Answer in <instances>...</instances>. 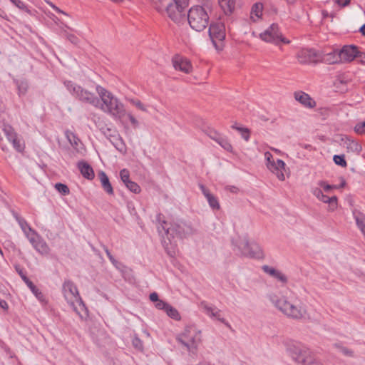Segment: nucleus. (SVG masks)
<instances>
[{
	"label": "nucleus",
	"mask_w": 365,
	"mask_h": 365,
	"mask_svg": "<svg viewBox=\"0 0 365 365\" xmlns=\"http://www.w3.org/2000/svg\"><path fill=\"white\" fill-rule=\"evenodd\" d=\"M212 8V2L207 0L203 6H193L187 11L186 21L193 30L202 31L207 28L210 21L209 12Z\"/></svg>",
	"instance_id": "1"
},
{
	"label": "nucleus",
	"mask_w": 365,
	"mask_h": 365,
	"mask_svg": "<svg viewBox=\"0 0 365 365\" xmlns=\"http://www.w3.org/2000/svg\"><path fill=\"white\" fill-rule=\"evenodd\" d=\"M102 103H100L99 108L103 112L110 114L115 119L122 118L125 113L123 104L105 88L98 85L96 87Z\"/></svg>",
	"instance_id": "2"
},
{
	"label": "nucleus",
	"mask_w": 365,
	"mask_h": 365,
	"mask_svg": "<svg viewBox=\"0 0 365 365\" xmlns=\"http://www.w3.org/2000/svg\"><path fill=\"white\" fill-rule=\"evenodd\" d=\"M268 299L274 306L288 317L300 319H302L306 310L300 305H297L288 301L284 297H279L274 293L268 294Z\"/></svg>",
	"instance_id": "3"
},
{
	"label": "nucleus",
	"mask_w": 365,
	"mask_h": 365,
	"mask_svg": "<svg viewBox=\"0 0 365 365\" xmlns=\"http://www.w3.org/2000/svg\"><path fill=\"white\" fill-rule=\"evenodd\" d=\"M163 216L162 214H158L156 217L157 221L160 222V226H158V229L159 232H161L160 228L168 235H170L173 237L176 236L180 239L186 238L188 236L195 233L194 228L190 224H188L182 220H178L170 224V226L167 227L168 222L163 220Z\"/></svg>",
	"instance_id": "4"
},
{
	"label": "nucleus",
	"mask_w": 365,
	"mask_h": 365,
	"mask_svg": "<svg viewBox=\"0 0 365 365\" xmlns=\"http://www.w3.org/2000/svg\"><path fill=\"white\" fill-rule=\"evenodd\" d=\"M358 47H341L340 50L334 49L332 51L322 54L321 61L329 64L351 61L358 53Z\"/></svg>",
	"instance_id": "5"
},
{
	"label": "nucleus",
	"mask_w": 365,
	"mask_h": 365,
	"mask_svg": "<svg viewBox=\"0 0 365 365\" xmlns=\"http://www.w3.org/2000/svg\"><path fill=\"white\" fill-rule=\"evenodd\" d=\"M232 244L244 257L255 259L263 257V252L259 245L255 242H249L246 236L233 240Z\"/></svg>",
	"instance_id": "6"
},
{
	"label": "nucleus",
	"mask_w": 365,
	"mask_h": 365,
	"mask_svg": "<svg viewBox=\"0 0 365 365\" xmlns=\"http://www.w3.org/2000/svg\"><path fill=\"white\" fill-rule=\"evenodd\" d=\"M285 345L289 355L298 364L306 365L313 356L311 350L300 342L287 341Z\"/></svg>",
	"instance_id": "7"
},
{
	"label": "nucleus",
	"mask_w": 365,
	"mask_h": 365,
	"mask_svg": "<svg viewBox=\"0 0 365 365\" xmlns=\"http://www.w3.org/2000/svg\"><path fill=\"white\" fill-rule=\"evenodd\" d=\"M64 85L69 92L78 101L84 103L92 105L96 108L99 107L100 99L93 93L88 91L70 81H65Z\"/></svg>",
	"instance_id": "8"
},
{
	"label": "nucleus",
	"mask_w": 365,
	"mask_h": 365,
	"mask_svg": "<svg viewBox=\"0 0 365 365\" xmlns=\"http://www.w3.org/2000/svg\"><path fill=\"white\" fill-rule=\"evenodd\" d=\"M177 339L189 351L195 353L202 341L201 331L193 327H187L178 336Z\"/></svg>",
	"instance_id": "9"
},
{
	"label": "nucleus",
	"mask_w": 365,
	"mask_h": 365,
	"mask_svg": "<svg viewBox=\"0 0 365 365\" xmlns=\"http://www.w3.org/2000/svg\"><path fill=\"white\" fill-rule=\"evenodd\" d=\"M190 0H175L170 3V11L165 8L163 13H165L169 19L176 24H181L186 21L187 8Z\"/></svg>",
	"instance_id": "10"
},
{
	"label": "nucleus",
	"mask_w": 365,
	"mask_h": 365,
	"mask_svg": "<svg viewBox=\"0 0 365 365\" xmlns=\"http://www.w3.org/2000/svg\"><path fill=\"white\" fill-rule=\"evenodd\" d=\"M260 38L267 43L289 44L291 41L279 31V26L272 24L267 30L260 34Z\"/></svg>",
	"instance_id": "11"
},
{
	"label": "nucleus",
	"mask_w": 365,
	"mask_h": 365,
	"mask_svg": "<svg viewBox=\"0 0 365 365\" xmlns=\"http://www.w3.org/2000/svg\"><path fill=\"white\" fill-rule=\"evenodd\" d=\"M297 58L302 64L316 63L321 61L322 53L314 48L303 47L297 52Z\"/></svg>",
	"instance_id": "12"
},
{
	"label": "nucleus",
	"mask_w": 365,
	"mask_h": 365,
	"mask_svg": "<svg viewBox=\"0 0 365 365\" xmlns=\"http://www.w3.org/2000/svg\"><path fill=\"white\" fill-rule=\"evenodd\" d=\"M1 129L8 140L11 143L14 148L19 153L24 151L25 145L21 138L14 131V129L9 124L3 123Z\"/></svg>",
	"instance_id": "13"
},
{
	"label": "nucleus",
	"mask_w": 365,
	"mask_h": 365,
	"mask_svg": "<svg viewBox=\"0 0 365 365\" xmlns=\"http://www.w3.org/2000/svg\"><path fill=\"white\" fill-rule=\"evenodd\" d=\"M62 292L65 299L71 305H73L76 301H79L81 304H83L78 290L72 281L69 279L64 281L62 286Z\"/></svg>",
	"instance_id": "14"
},
{
	"label": "nucleus",
	"mask_w": 365,
	"mask_h": 365,
	"mask_svg": "<svg viewBox=\"0 0 365 365\" xmlns=\"http://www.w3.org/2000/svg\"><path fill=\"white\" fill-rule=\"evenodd\" d=\"M264 157L267 160V167L268 169L274 173L279 180H284L285 177L284 170L285 168V163L283 160L278 159L276 162L273 160V156L269 152L264 153Z\"/></svg>",
	"instance_id": "15"
},
{
	"label": "nucleus",
	"mask_w": 365,
	"mask_h": 365,
	"mask_svg": "<svg viewBox=\"0 0 365 365\" xmlns=\"http://www.w3.org/2000/svg\"><path fill=\"white\" fill-rule=\"evenodd\" d=\"M172 63L175 70L180 71L185 73H189L192 71V67L190 61L180 54H175L173 57Z\"/></svg>",
	"instance_id": "16"
},
{
	"label": "nucleus",
	"mask_w": 365,
	"mask_h": 365,
	"mask_svg": "<svg viewBox=\"0 0 365 365\" xmlns=\"http://www.w3.org/2000/svg\"><path fill=\"white\" fill-rule=\"evenodd\" d=\"M16 270L20 275L22 280L29 287L32 293L36 297V298L41 302H45V297L43 294L34 285V284L27 277L23 269L19 267H16Z\"/></svg>",
	"instance_id": "17"
},
{
	"label": "nucleus",
	"mask_w": 365,
	"mask_h": 365,
	"mask_svg": "<svg viewBox=\"0 0 365 365\" xmlns=\"http://www.w3.org/2000/svg\"><path fill=\"white\" fill-rule=\"evenodd\" d=\"M294 99L302 106L307 108H314L317 106L316 101L307 93L298 91L294 93Z\"/></svg>",
	"instance_id": "18"
},
{
	"label": "nucleus",
	"mask_w": 365,
	"mask_h": 365,
	"mask_svg": "<svg viewBox=\"0 0 365 365\" xmlns=\"http://www.w3.org/2000/svg\"><path fill=\"white\" fill-rule=\"evenodd\" d=\"M29 242L31 243L34 249L41 255H48L49 253L50 249L48 245L37 235L32 237H29Z\"/></svg>",
	"instance_id": "19"
},
{
	"label": "nucleus",
	"mask_w": 365,
	"mask_h": 365,
	"mask_svg": "<svg viewBox=\"0 0 365 365\" xmlns=\"http://www.w3.org/2000/svg\"><path fill=\"white\" fill-rule=\"evenodd\" d=\"M341 143L346 148L349 153H355L359 154L361 150V145L354 139L347 135H344L341 138Z\"/></svg>",
	"instance_id": "20"
},
{
	"label": "nucleus",
	"mask_w": 365,
	"mask_h": 365,
	"mask_svg": "<svg viewBox=\"0 0 365 365\" xmlns=\"http://www.w3.org/2000/svg\"><path fill=\"white\" fill-rule=\"evenodd\" d=\"M200 188L202 194L207 199L210 207L212 210H220V205L217 198L214 195H212L210 192V190L203 185H200Z\"/></svg>",
	"instance_id": "21"
},
{
	"label": "nucleus",
	"mask_w": 365,
	"mask_h": 365,
	"mask_svg": "<svg viewBox=\"0 0 365 365\" xmlns=\"http://www.w3.org/2000/svg\"><path fill=\"white\" fill-rule=\"evenodd\" d=\"M209 34L214 46H217V43L224 40L225 37V32L222 30L218 29L217 26L212 25L209 27Z\"/></svg>",
	"instance_id": "22"
},
{
	"label": "nucleus",
	"mask_w": 365,
	"mask_h": 365,
	"mask_svg": "<svg viewBox=\"0 0 365 365\" xmlns=\"http://www.w3.org/2000/svg\"><path fill=\"white\" fill-rule=\"evenodd\" d=\"M263 8V4L261 2H256L252 6L250 10V20L252 22H257L262 19Z\"/></svg>",
	"instance_id": "23"
},
{
	"label": "nucleus",
	"mask_w": 365,
	"mask_h": 365,
	"mask_svg": "<svg viewBox=\"0 0 365 365\" xmlns=\"http://www.w3.org/2000/svg\"><path fill=\"white\" fill-rule=\"evenodd\" d=\"M14 217L16 221L18 222L19 226L21 227L22 231L24 232V233L29 240V237H32L34 235H36V232L29 226V225L24 218L19 216L18 215H16Z\"/></svg>",
	"instance_id": "24"
},
{
	"label": "nucleus",
	"mask_w": 365,
	"mask_h": 365,
	"mask_svg": "<svg viewBox=\"0 0 365 365\" xmlns=\"http://www.w3.org/2000/svg\"><path fill=\"white\" fill-rule=\"evenodd\" d=\"M78 168L81 175L88 180L94 178V171L92 167L85 161H81L78 163Z\"/></svg>",
	"instance_id": "25"
},
{
	"label": "nucleus",
	"mask_w": 365,
	"mask_h": 365,
	"mask_svg": "<svg viewBox=\"0 0 365 365\" xmlns=\"http://www.w3.org/2000/svg\"><path fill=\"white\" fill-rule=\"evenodd\" d=\"M98 177L101 182V186L103 190L108 195H113L114 194L113 188L110 182L109 178L104 171H100Z\"/></svg>",
	"instance_id": "26"
},
{
	"label": "nucleus",
	"mask_w": 365,
	"mask_h": 365,
	"mask_svg": "<svg viewBox=\"0 0 365 365\" xmlns=\"http://www.w3.org/2000/svg\"><path fill=\"white\" fill-rule=\"evenodd\" d=\"M219 5L226 15L232 14L235 9L236 0H218Z\"/></svg>",
	"instance_id": "27"
},
{
	"label": "nucleus",
	"mask_w": 365,
	"mask_h": 365,
	"mask_svg": "<svg viewBox=\"0 0 365 365\" xmlns=\"http://www.w3.org/2000/svg\"><path fill=\"white\" fill-rule=\"evenodd\" d=\"M200 305L207 315L211 317H216L219 321L224 322L225 319L223 318H220V311L219 309L209 306L206 302H202Z\"/></svg>",
	"instance_id": "28"
},
{
	"label": "nucleus",
	"mask_w": 365,
	"mask_h": 365,
	"mask_svg": "<svg viewBox=\"0 0 365 365\" xmlns=\"http://www.w3.org/2000/svg\"><path fill=\"white\" fill-rule=\"evenodd\" d=\"M150 1L158 12L163 13L165 8L170 11V3H173L175 0H150Z\"/></svg>",
	"instance_id": "29"
},
{
	"label": "nucleus",
	"mask_w": 365,
	"mask_h": 365,
	"mask_svg": "<svg viewBox=\"0 0 365 365\" xmlns=\"http://www.w3.org/2000/svg\"><path fill=\"white\" fill-rule=\"evenodd\" d=\"M353 215L357 227L365 236V215L356 210L353 212Z\"/></svg>",
	"instance_id": "30"
},
{
	"label": "nucleus",
	"mask_w": 365,
	"mask_h": 365,
	"mask_svg": "<svg viewBox=\"0 0 365 365\" xmlns=\"http://www.w3.org/2000/svg\"><path fill=\"white\" fill-rule=\"evenodd\" d=\"M320 201L329 204V210L334 211L337 207V197L336 196L328 197L323 194L319 199Z\"/></svg>",
	"instance_id": "31"
},
{
	"label": "nucleus",
	"mask_w": 365,
	"mask_h": 365,
	"mask_svg": "<svg viewBox=\"0 0 365 365\" xmlns=\"http://www.w3.org/2000/svg\"><path fill=\"white\" fill-rule=\"evenodd\" d=\"M16 86L18 89V94L19 96H24L29 89V83L26 80H16Z\"/></svg>",
	"instance_id": "32"
},
{
	"label": "nucleus",
	"mask_w": 365,
	"mask_h": 365,
	"mask_svg": "<svg viewBox=\"0 0 365 365\" xmlns=\"http://www.w3.org/2000/svg\"><path fill=\"white\" fill-rule=\"evenodd\" d=\"M231 127L232 129L240 132L243 139H245L246 141L249 140L250 137V130L247 128L239 126L237 123H235Z\"/></svg>",
	"instance_id": "33"
},
{
	"label": "nucleus",
	"mask_w": 365,
	"mask_h": 365,
	"mask_svg": "<svg viewBox=\"0 0 365 365\" xmlns=\"http://www.w3.org/2000/svg\"><path fill=\"white\" fill-rule=\"evenodd\" d=\"M165 312H166L167 315L169 317L174 320L179 321L181 319L178 311L175 307H172L170 304H168Z\"/></svg>",
	"instance_id": "34"
},
{
	"label": "nucleus",
	"mask_w": 365,
	"mask_h": 365,
	"mask_svg": "<svg viewBox=\"0 0 365 365\" xmlns=\"http://www.w3.org/2000/svg\"><path fill=\"white\" fill-rule=\"evenodd\" d=\"M65 135L71 145L76 149H77L78 142L80 141L79 138L71 131L66 130L65 132Z\"/></svg>",
	"instance_id": "35"
},
{
	"label": "nucleus",
	"mask_w": 365,
	"mask_h": 365,
	"mask_svg": "<svg viewBox=\"0 0 365 365\" xmlns=\"http://www.w3.org/2000/svg\"><path fill=\"white\" fill-rule=\"evenodd\" d=\"M217 143L225 150L228 152H232V146L227 138L222 136L218 140Z\"/></svg>",
	"instance_id": "36"
},
{
	"label": "nucleus",
	"mask_w": 365,
	"mask_h": 365,
	"mask_svg": "<svg viewBox=\"0 0 365 365\" xmlns=\"http://www.w3.org/2000/svg\"><path fill=\"white\" fill-rule=\"evenodd\" d=\"M55 188L63 195H67L70 193L68 187L65 184L61 182L56 183Z\"/></svg>",
	"instance_id": "37"
},
{
	"label": "nucleus",
	"mask_w": 365,
	"mask_h": 365,
	"mask_svg": "<svg viewBox=\"0 0 365 365\" xmlns=\"http://www.w3.org/2000/svg\"><path fill=\"white\" fill-rule=\"evenodd\" d=\"M333 160H334V163L338 165H340L343 168H345L347 166V163L344 158V155H334Z\"/></svg>",
	"instance_id": "38"
},
{
	"label": "nucleus",
	"mask_w": 365,
	"mask_h": 365,
	"mask_svg": "<svg viewBox=\"0 0 365 365\" xmlns=\"http://www.w3.org/2000/svg\"><path fill=\"white\" fill-rule=\"evenodd\" d=\"M126 187L134 193H139L141 190L140 187L135 182L130 181L125 185Z\"/></svg>",
	"instance_id": "39"
},
{
	"label": "nucleus",
	"mask_w": 365,
	"mask_h": 365,
	"mask_svg": "<svg viewBox=\"0 0 365 365\" xmlns=\"http://www.w3.org/2000/svg\"><path fill=\"white\" fill-rule=\"evenodd\" d=\"M114 147L120 153H126V145L122 139V138L117 140L115 144L113 145Z\"/></svg>",
	"instance_id": "40"
},
{
	"label": "nucleus",
	"mask_w": 365,
	"mask_h": 365,
	"mask_svg": "<svg viewBox=\"0 0 365 365\" xmlns=\"http://www.w3.org/2000/svg\"><path fill=\"white\" fill-rule=\"evenodd\" d=\"M120 177L125 185L130 182V173L127 169H123L120 171Z\"/></svg>",
	"instance_id": "41"
},
{
	"label": "nucleus",
	"mask_w": 365,
	"mask_h": 365,
	"mask_svg": "<svg viewBox=\"0 0 365 365\" xmlns=\"http://www.w3.org/2000/svg\"><path fill=\"white\" fill-rule=\"evenodd\" d=\"M208 136L215 142H218L220 138L222 136L220 133L215 130H210L207 133Z\"/></svg>",
	"instance_id": "42"
},
{
	"label": "nucleus",
	"mask_w": 365,
	"mask_h": 365,
	"mask_svg": "<svg viewBox=\"0 0 365 365\" xmlns=\"http://www.w3.org/2000/svg\"><path fill=\"white\" fill-rule=\"evenodd\" d=\"M318 185L320 187L323 188L325 192H329L331 189L337 188L338 187L336 185H330L327 184L325 181L321 180L318 182Z\"/></svg>",
	"instance_id": "43"
},
{
	"label": "nucleus",
	"mask_w": 365,
	"mask_h": 365,
	"mask_svg": "<svg viewBox=\"0 0 365 365\" xmlns=\"http://www.w3.org/2000/svg\"><path fill=\"white\" fill-rule=\"evenodd\" d=\"M274 278L278 279L281 282L286 284L287 282V277L280 271L277 270L276 274L273 276Z\"/></svg>",
	"instance_id": "44"
},
{
	"label": "nucleus",
	"mask_w": 365,
	"mask_h": 365,
	"mask_svg": "<svg viewBox=\"0 0 365 365\" xmlns=\"http://www.w3.org/2000/svg\"><path fill=\"white\" fill-rule=\"evenodd\" d=\"M354 131L358 134H365L364 121L356 124L354 127Z\"/></svg>",
	"instance_id": "45"
},
{
	"label": "nucleus",
	"mask_w": 365,
	"mask_h": 365,
	"mask_svg": "<svg viewBox=\"0 0 365 365\" xmlns=\"http://www.w3.org/2000/svg\"><path fill=\"white\" fill-rule=\"evenodd\" d=\"M133 345L135 349H137L138 350H143V341L137 336H135L133 338Z\"/></svg>",
	"instance_id": "46"
},
{
	"label": "nucleus",
	"mask_w": 365,
	"mask_h": 365,
	"mask_svg": "<svg viewBox=\"0 0 365 365\" xmlns=\"http://www.w3.org/2000/svg\"><path fill=\"white\" fill-rule=\"evenodd\" d=\"M262 269L265 273L269 274L272 277H273L274 274H276V272L277 271V269L268 265H263Z\"/></svg>",
	"instance_id": "47"
},
{
	"label": "nucleus",
	"mask_w": 365,
	"mask_h": 365,
	"mask_svg": "<svg viewBox=\"0 0 365 365\" xmlns=\"http://www.w3.org/2000/svg\"><path fill=\"white\" fill-rule=\"evenodd\" d=\"M168 303L165 302V301H163V300H159L157 302H155V307L158 309H160V310H164L165 311V309H167L168 306Z\"/></svg>",
	"instance_id": "48"
},
{
	"label": "nucleus",
	"mask_w": 365,
	"mask_h": 365,
	"mask_svg": "<svg viewBox=\"0 0 365 365\" xmlns=\"http://www.w3.org/2000/svg\"><path fill=\"white\" fill-rule=\"evenodd\" d=\"M130 103L133 105H134L135 106H136L138 109H140V110H141L143 111H145L146 110L145 107L144 106V105L139 100L132 99V100H130Z\"/></svg>",
	"instance_id": "49"
},
{
	"label": "nucleus",
	"mask_w": 365,
	"mask_h": 365,
	"mask_svg": "<svg viewBox=\"0 0 365 365\" xmlns=\"http://www.w3.org/2000/svg\"><path fill=\"white\" fill-rule=\"evenodd\" d=\"M9 1L19 9H25V4L21 0H9Z\"/></svg>",
	"instance_id": "50"
},
{
	"label": "nucleus",
	"mask_w": 365,
	"mask_h": 365,
	"mask_svg": "<svg viewBox=\"0 0 365 365\" xmlns=\"http://www.w3.org/2000/svg\"><path fill=\"white\" fill-rule=\"evenodd\" d=\"M312 192L318 200H319L322 195L324 194L322 190L319 187L313 188Z\"/></svg>",
	"instance_id": "51"
},
{
	"label": "nucleus",
	"mask_w": 365,
	"mask_h": 365,
	"mask_svg": "<svg viewBox=\"0 0 365 365\" xmlns=\"http://www.w3.org/2000/svg\"><path fill=\"white\" fill-rule=\"evenodd\" d=\"M113 135H112V138H109L110 142L114 145L116 141L121 138L120 135L118 133V132H113Z\"/></svg>",
	"instance_id": "52"
},
{
	"label": "nucleus",
	"mask_w": 365,
	"mask_h": 365,
	"mask_svg": "<svg viewBox=\"0 0 365 365\" xmlns=\"http://www.w3.org/2000/svg\"><path fill=\"white\" fill-rule=\"evenodd\" d=\"M113 132H117L115 130H113L111 128H106V130L103 132L106 137L109 140V138H112V135H113Z\"/></svg>",
	"instance_id": "53"
},
{
	"label": "nucleus",
	"mask_w": 365,
	"mask_h": 365,
	"mask_svg": "<svg viewBox=\"0 0 365 365\" xmlns=\"http://www.w3.org/2000/svg\"><path fill=\"white\" fill-rule=\"evenodd\" d=\"M47 4L51 7L53 8L56 11H57L58 13H60V14H63L64 15H67V14L66 12H64L63 11L61 10L58 7H57L56 6H55L52 2L49 1H46Z\"/></svg>",
	"instance_id": "54"
},
{
	"label": "nucleus",
	"mask_w": 365,
	"mask_h": 365,
	"mask_svg": "<svg viewBox=\"0 0 365 365\" xmlns=\"http://www.w3.org/2000/svg\"><path fill=\"white\" fill-rule=\"evenodd\" d=\"M67 38H68V41H70L71 43H72V44H77V43H78V38L76 36H74L73 34H70V35L68 36Z\"/></svg>",
	"instance_id": "55"
},
{
	"label": "nucleus",
	"mask_w": 365,
	"mask_h": 365,
	"mask_svg": "<svg viewBox=\"0 0 365 365\" xmlns=\"http://www.w3.org/2000/svg\"><path fill=\"white\" fill-rule=\"evenodd\" d=\"M21 10L24 11L30 16H36V11L35 9H30L26 4L25 9H21Z\"/></svg>",
	"instance_id": "56"
},
{
	"label": "nucleus",
	"mask_w": 365,
	"mask_h": 365,
	"mask_svg": "<svg viewBox=\"0 0 365 365\" xmlns=\"http://www.w3.org/2000/svg\"><path fill=\"white\" fill-rule=\"evenodd\" d=\"M335 1L339 6L344 7L349 4L350 0H335Z\"/></svg>",
	"instance_id": "57"
},
{
	"label": "nucleus",
	"mask_w": 365,
	"mask_h": 365,
	"mask_svg": "<svg viewBox=\"0 0 365 365\" xmlns=\"http://www.w3.org/2000/svg\"><path fill=\"white\" fill-rule=\"evenodd\" d=\"M149 298H150V301H152L153 302H157L158 301L160 300L158 298V294L156 292L151 293L149 296Z\"/></svg>",
	"instance_id": "58"
},
{
	"label": "nucleus",
	"mask_w": 365,
	"mask_h": 365,
	"mask_svg": "<svg viewBox=\"0 0 365 365\" xmlns=\"http://www.w3.org/2000/svg\"><path fill=\"white\" fill-rule=\"evenodd\" d=\"M341 351L346 356H352L353 352L346 347H340Z\"/></svg>",
	"instance_id": "59"
},
{
	"label": "nucleus",
	"mask_w": 365,
	"mask_h": 365,
	"mask_svg": "<svg viewBox=\"0 0 365 365\" xmlns=\"http://www.w3.org/2000/svg\"><path fill=\"white\" fill-rule=\"evenodd\" d=\"M355 58H360V61H361L362 63H365V53H361L358 51L357 56H356Z\"/></svg>",
	"instance_id": "60"
},
{
	"label": "nucleus",
	"mask_w": 365,
	"mask_h": 365,
	"mask_svg": "<svg viewBox=\"0 0 365 365\" xmlns=\"http://www.w3.org/2000/svg\"><path fill=\"white\" fill-rule=\"evenodd\" d=\"M128 118H129V120L130 121V123L134 125V126H137L138 124V120H136V118L132 115H128Z\"/></svg>",
	"instance_id": "61"
},
{
	"label": "nucleus",
	"mask_w": 365,
	"mask_h": 365,
	"mask_svg": "<svg viewBox=\"0 0 365 365\" xmlns=\"http://www.w3.org/2000/svg\"><path fill=\"white\" fill-rule=\"evenodd\" d=\"M0 307L4 309H7L9 307L7 302L4 299H0Z\"/></svg>",
	"instance_id": "62"
},
{
	"label": "nucleus",
	"mask_w": 365,
	"mask_h": 365,
	"mask_svg": "<svg viewBox=\"0 0 365 365\" xmlns=\"http://www.w3.org/2000/svg\"><path fill=\"white\" fill-rule=\"evenodd\" d=\"M103 248L104 251L106 252V255L108 256V258L112 256L110 252L109 251V250L108 249V247L106 246L103 245Z\"/></svg>",
	"instance_id": "63"
},
{
	"label": "nucleus",
	"mask_w": 365,
	"mask_h": 365,
	"mask_svg": "<svg viewBox=\"0 0 365 365\" xmlns=\"http://www.w3.org/2000/svg\"><path fill=\"white\" fill-rule=\"evenodd\" d=\"M110 259V261L111 262V263L115 265V267L117 266V264H118V261L115 260V259L113 257V256L112 255L111 257H110L108 258Z\"/></svg>",
	"instance_id": "64"
}]
</instances>
